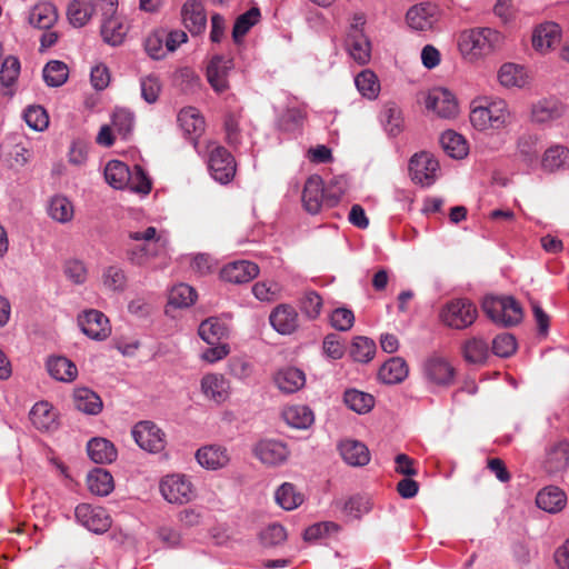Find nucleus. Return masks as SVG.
<instances>
[{
  "instance_id": "f257e3e1",
  "label": "nucleus",
  "mask_w": 569,
  "mask_h": 569,
  "mask_svg": "<svg viewBox=\"0 0 569 569\" xmlns=\"http://www.w3.org/2000/svg\"><path fill=\"white\" fill-rule=\"evenodd\" d=\"M512 121L511 113L505 100L482 104L475 100L471 103L470 122L479 131L501 130Z\"/></svg>"
},
{
  "instance_id": "f03ea898",
  "label": "nucleus",
  "mask_w": 569,
  "mask_h": 569,
  "mask_svg": "<svg viewBox=\"0 0 569 569\" xmlns=\"http://www.w3.org/2000/svg\"><path fill=\"white\" fill-rule=\"evenodd\" d=\"M502 36L490 28L463 31L459 37V49L463 56L477 59L493 52L500 47Z\"/></svg>"
},
{
  "instance_id": "7ed1b4c3",
  "label": "nucleus",
  "mask_w": 569,
  "mask_h": 569,
  "mask_svg": "<svg viewBox=\"0 0 569 569\" xmlns=\"http://www.w3.org/2000/svg\"><path fill=\"white\" fill-rule=\"evenodd\" d=\"M345 191L346 180L343 178H339L335 180L333 192L326 194L321 177L318 174H312L307 179L305 183L302 191V203L306 211L311 214H317L320 212L323 202H327L329 206L336 204Z\"/></svg>"
},
{
  "instance_id": "20e7f679",
  "label": "nucleus",
  "mask_w": 569,
  "mask_h": 569,
  "mask_svg": "<svg viewBox=\"0 0 569 569\" xmlns=\"http://www.w3.org/2000/svg\"><path fill=\"white\" fill-rule=\"evenodd\" d=\"M98 10L101 14V37L110 46H119L123 42L128 26L124 19L117 14L118 0H98Z\"/></svg>"
},
{
  "instance_id": "39448f33",
  "label": "nucleus",
  "mask_w": 569,
  "mask_h": 569,
  "mask_svg": "<svg viewBox=\"0 0 569 569\" xmlns=\"http://www.w3.org/2000/svg\"><path fill=\"white\" fill-rule=\"evenodd\" d=\"M482 309L486 315L502 327H513L521 322L523 311L513 297H489L483 300Z\"/></svg>"
},
{
  "instance_id": "423d86ee",
  "label": "nucleus",
  "mask_w": 569,
  "mask_h": 569,
  "mask_svg": "<svg viewBox=\"0 0 569 569\" xmlns=\"http://www.w3.org/2000/svg\"><path fill=\"white\" fill-rule=\"evenodd\" d=\"M440 319L447 327L456 330L469 328L478 317L476 305L467 298L448 301L440 310Z\"/></svg>"
},
{
  "instance_id": "0eeeda50",
  "label": "nucleus",
  "mask_w": 569,
  "mask_h": 569,
  "mask_svg": "<svg viewBox=\"0 0 569 569\" xmlns=\"http://www.w3.org/2000/svg\"><path fill=\"white\" fill-rule=\"evenodd\" d=\"M128 237L133 241L143 242L126 250L127 259L131 264L144 267L150 259L158 256L156 244L160 241V238H157V229L154 227H148L143 231H131Z\"/></svg>"
},
{
  "instance_id": "6e6552de",
  "label": "nucleus",
  "mask_w": 569,
  "mask_h": 569,
  "mask_svg": "<svg viewBox=\"0 0 569 569\" xmlns=\"http://www.w3.org/2000/svg\"><path fill=\"white\" fill-rule=\"evenodd\" d=\"M160 492L169 503L183 505L190 502L194 497V489L191 481L179 473L168 475L160 482Z\"/></svg>"
},
{
  "instance_id": "1a4fd4ad",
  "label": "nucleus",
  "mask_w": 569,
  "mask_h": 569,
  "mask_svg": "<svg viewBox=\"0 0 569 569\" xmlns=\"http://www.w3.org/2000/svg\"><path fill=\"white\" fill-rule=\"evenodd\" d=\"M208 167L212 178L220 183L230 182L236 174L234 158L222 146H214L210 150Z\"/></svg>"
},
{
  "instance_id": "9d476101",
  "label": "nucleus",
  "mask_w": 569,
  "mask_h": 569,
  "mask_svg": "<svg viewBox=\"0 0 569 569\" xmlns=\"http://www.w3.org/2000/svg\"><path fill=\"white\" fill-rule=\"evenodd\" d=\"M132 436L138 446L152 453L160 452L166 447L163 431L151 421H140L132 429Z\"/></svg>"
},
{
  "instance_id": "9b49d317",
  "label": "nucleus",
  "mask_w": 569,
  "mask_h": 569,
  "mask_svg": "<svg viewBox=\"0 0 569 569\" xmlns=\"http://www.w3.org/2000/svg\"><path fill=\"white\" fill-rule=\"evenodd\" d=\"M438 169V161L428 152L416 153L409 162V172L412 181L423 187H429L435 182Z\"/></svg>"
},
{
  "instance_id": "f8f14e48",
  "label": "nucleus",
  "mask_w": 569,
  "mask_h": 569,
  "mask_svg": "<svg viewBox=\"0 0 569 569\" xmlns=\"http://www.w3.org/2000/svg\"><path fill=\"white\" fill-rule=\"evenodd\" d=\"M74 516L83 527L94 533H103L111 526V518L107 511L100 507L81 503L77 506Z\"/></svg>"
},
{
  "instance_id": "ddd939ff",
  "label": "nucleus",
  "mask_w": 569,
  "mask_h": 569,
  "mask_svg": "<svg viewBox=\"0 0 569 569\" xmlns=\"http://www.w3.org/2000/svg\"><path fill=\"white\" fill-rule=\"evenodd\" d=\"M82 332L93 340H104L111 333L109 319L99 310L90 309L78 317Z\"/></svg>"
},
{
  "instance_id": "4468645a",
  "label": "nucleus",
  "mask_w": 569,
  "mask_h": 569,
  "mask_svg": "<svg viewBox=\"0 0 569 569\" xmlns=\"http://www.w3.org/2000/svg\"><path fill=\"white\" fill-rule=\"evenodd\" d=\"M406 19L415 30H431L440 19V9L431 2L419 3L408 10Z\"/></svg>"
},
{
  "instance_id": "2eb2a0df",
  "label": "nucleus",
  "mask_w": 569,
  "mask_h": 569,
  "mask_svg": "<svg viewBox=\"0 0 569 569\" xmlns=\"http://www.w3.org/2000/svg\"><path fill=\"white\" fill-rule=\"evenodd\" d=\"M426 107L443 119H451L458 114L457 100L455 96L445 88L432 89L427 96Z\"/></svg>"
},
{
  "instance_id": "dca6fc26",
  "label": "nucleus",
  "mask_w": 569,
  "mask_h": 569,
  "mask_svg": "<svg viewBox=\"0 0 569 569\" xmlns=\"http://www.w3.org/2000/svg\"><path fill=\"white\" fill-rule=\"evenodd\" d=\"M423 376L430 383L449 386L453 381L455 369L447 359L431 356L423 363Z\"/></svg>"
},
{
  "instance_id": "f3484780",
  "label": "nucleus",
  "mask_w": 569,
  "mask_h": 569,
  "mask_svg": "<svg viewBox=\"0 0 569 569\" xmlns=\"http://www.w3.org/2000/svg\"><path fill=\"white\" fill-rule=\"evenodd\" d=\"M258 273L259 268L256 263L239 260L226 264L220 271V277L226 282L241 284L251 281Z\"/></svg>"
},
{
  "instance_id": "a211bd4d",
  "label": "nucleus",
  "mask_w": 569,
  "mask_h": 569,
  "mask_svg": "<svg viewBox=\"0 0 569 569\" xmlns=\"http://www.w3.org/2000/svg\"><path fill=\"white\" fill-rule=\"evenodd\" d=\"M272 328L281 335H291L299 327L297 310L290 305L277 306L269 316Z\"/></svg>"
},
{
  "instance_id": "6ab92c4d",
  "label": "nucleus",
  "mask_w": 569,
  "mask_h": 569,
  "mask_svg": "<svg viewBox=\"0 0 569 569\" xmlns=\"http://www.w3.org/2000/svg\"><path fill=\"white\" fill-rule=\"evenodd\" d=\"M254 456L267 466H277L288 459L287 446L277 440H261L253 449Z\"/></svg>"
},
{
  "instance_id": "aec40b11",
  "label": "nucleus",
  "mask_w": 569,
  "mask_h": 569,
  "mask_svg": "<svg viewBox=\"0 0 569 569\" xmlns=\"http://www.w3.org/2000/svg\"><path fill=\"white\" fill-rule=\"evenodd\" d=\"M338 450L343 461L352 467H363L370 461L367 446L358 440L345 439L338 443Z\"/></svg>"
},
{
  "instance_id": "412c9836",
  "label": "nucleus",
  "mask_w": 569,
  "mask_h": 569,
  "mask_svg": "<svg viewBox=\"0 0 569 569\" xmlns=\"http://www.w3.org/2000/svg\"><path fill=\"white\" fill-rule=\"evenodd\" d=\"M184 27L191 34L201 33L207 26V14L203 4L198 0H188L181 9Z\"/></svg>"
},
{
  "instance_id": "4be33fe9",
  "label": "nucleus",
  "mask_w": 569,
  "mask_h": 569,
  "mask_svg": "<svg viewBox=\"0 0 569 569\" xmlns=\"http://www.w3.org/2000/svg\"><path fill=\"white\" fill-rule=\"evenodd\" d=\"M569 467V442L560 440L551 443L546 451L545 469L548 473H558Z\"/></svg>"
},
{
  "instance_id": "5701e85b",
  "label": "nucleus",
  "mask_w": 569,
  "mask_h": 569,
  "mask_svg": "<svg viewBox=\"0 0 569 569\" xmlns=\"http://www.w3.org/2000/svg\"><path fill=\"white\" fill-rule=\"evenodd\" d=\"M565 113V106L556 98H545L532 106L531 119L542 124L559 119Z\"/></svg>"
},
{
  "instance_id": "b1692460",
  "label": "nucleus",
  "mask_w": 569,
  "mask_h": 569,
  "mask_svg": "<svg viewBox=\"0 0 569 569\" xmlns=\"http://www.w3.org/2000/svg\"><path fill=\"white\" fill-rule=\"evenodd\" d=\"M178 122L183 133L190 138L196 146L198 138L204 131V119L196 108L189 107L178 113Z\"/></svg>"
},
{
  "instance_id": "393cba45",
  "label": "nucleus",
  "mask_w": 569,
  "mask_h": 569,
  "mask_svg": "<svg viewBox=\"0 0 569 569\" xmlns=\"http://www.w3.org/2000/svg\"><path fill=\"white\" fill-rule=\"evenodd\" d=\"M561 30L555 22L538 26L532 34V46L540 52H546L560 41Z\"/></svg>"
},
{
  "instance_id": "a878e982",
  "label": "nucleus",
  "mask_w": 569,
  "mask_h": 569,
  "mask_svg": "<svg viewBox=\"0 0 569 569\" xmlns=\"http://www.w3.org/2000/svg\"><path fill=\"white\" fill-rule=\"evenodd\" d=\"M98 0H72L67 9L69 22L81 28L88 23L94 12L99 13Z\"/></svg>"
},
{
  "instance_id": "bb28decb",
  "label": "nucleus",
  "mask_w": 569,
  "mask_h": 569,
  "mask_svg": "<svg viewBox=\"0 0 569 569\" xmlns=\"http://www.w3.org/2000/svg\"><path fill=\"white\" fill-rule=\"evenodd\" d=\"M408 373L406 360L401 357H392L380 367L378 378L386 385H396L402 382Z\"/></svg>"
},
{
  "instance_id": "cd10ccee",
  "label": "nucleus",
  "mask_w": 569,
  "mask_h": 569,
  "mask_svg": "<svg viewBox=\"0 0 569 569\" xmlns=\"http://www.w3.org/2000/svg\"><path fill=\"white\" fill-rule=\"evenodd\" d=\"M536 503L540 509L556 513L565 508L567 496L560 488L549 486L538 492Z\"/></svg>"
},
{
  "instance_id": "c85d7f7f",
  "label": "nucleus",
  "mask_w": 569,
  "mask_h": 569,
  "mask_svg": "<svg viewBox=\"0 0 569 569\" xmlns=\"http://www.w3.org/2000/svg\"><path fill=\"white\" fill-rule=\"evenodd\" d=\"M88 456L94 463H111L117 459L114 445L106 438H93L87 445Z\"/></svg>"
},
{
  "instance_id": "c756f323",
  "label": "nucleus",
  "mask_w": 569,
  "mask_h": 569,
  "mask_svg": "<svg viewBox=\"0 0 569 569\" xmlns=\"http://www.w3.org/2000/svg\"><path fill=\"white\" fill-rule=\"evenodd\" d=\"M201 390L207 398L221 403L229 396V383L221 375H206L201 379Z\"/></svg>"
},
{
  "instance_id": "7c9ffc66",
  "label": "nucleus",
  "mask_w": 569,
  "mask_h": 569,
  "mask_svg": "<svg viewBox=\"0 0 569 569\" xmlns=\"http://www.w3.org/2000/svg\"><path fill=\"white\" fill-rule=\"evenodd\" d=\"M47 370L53 379L63 382H71L78 376L77 366L62 356L50 357L47 360Z\"/></svg>"
},
{
  "instance_id": "2f4dec72",
  "label": "nucleus",
  "mask_w": 569,
  "mask_h": 569,
  "mask_svg": "<svg viewBox=\"0 0 569 569\" xmlns=\"http://www.w3.org/2000/svg\"><path fill=\"white\" fill-rule=\"evenodd\" d=\"M198 332L201 339L210 346L222 342L229 336L226 323L214 317L203 320L199 326Z\"/></svg>"
},
{
  "instance_id": "473e14b6",
  "label": "nucleus",
  "mask_w": 569,
  "mask_h": 569,
  "mask_svg": "<svg viewBox=\"0 0 569 569\" xmlns=\"http://www.w3.org/2000/svg\"><path fill=\"white\" fill-rule=\"evenodd\" d=\"M58 20L56 7L50 2H39L30 11L29 23L38 29H50Z\"/></svg>"
},
{
  "instance_id": "72a5a7b5",
  "label": "nucleus",
  "mask_w": 569,
  "mask_h": 569,
  "mask_svg": "<svg viewBox=\"0 0 569 569\" xmlns=\"http://www.w3.org/2000/svg\"><path fill=\"white\" fill-rule=\"evenodd\" d=\"M228 63L222 57L216 56L207 67V79L217 92H223L228 88L227 72Z\"/></svg>"
},
{
  "instance_id": "f704fd0d",
  "label": "nucleus",
  "mask_w": 569,
  "mask_h": 569,
  "mask_svg": "<svg viewBox=\"0 0 569 569\" xmlns=\"http://www.w3.org/2000/svg\"><path fill=\"white\" fill-rule=\"evenodd\" d=\"M277 387L284 393H293L305 386V373L297 368H286L274 376Z\"/></svg>"
},
{
  "instance_id": "c9c22d12",
  "label": "nucleus",
  "mask_w": 569,
  "mask_h": 569,
  "mask_svg": "<svg viewBox=\"0 0 569 569\" xmlns=\"http://www.w3.org/2000/svg\"><path fill=\"white\" fill-rule=\"evenodd\" d=\"M74 406L78 410L96 416L101 412L103 403L98 393L88 388H77L73 392Z\"/></svg>"
},
{
  "instance_id": "e433bc0d",
  "label": "nucleus",
  "mask_w": 569,
  "mask_h": 569,
  "mask_svg": "<svg viewBox=\"0 0 569 569\" xmlns=\"http://www.w3.org/2000/svg\"><path fill=\"white\" fill-rule=\"evenodd\" d=\"M104 178L114 189H123L132 179L129 167L119 160H111L104 168Z\"/></svg>"
},
{
  "instance_id": "4c0bfd02",
  "label": "nucleus",
  "mask_w": 569,
  "mask_h": 569,
  "mask_svg": "<svg viewBox=\"0 0 569 569\" xmlns=\"http://www.w3.org/2000/svg\"><path fill=\"white\" fill-rule=\"evenodd\" d=\"M196 458L202 467L208 469L222 468L229 461L227 450L218 446H208L199 449Z\"/></svg>"
},
{
  "instance_id": "58836bf2",
  "label": "nucleus",
  "mask_w": 569,
  "mask_h": 569,
  "mask_svg": "<svg viewBox=\"0 0 569 569\" xmlns=\"http://www.w3.org/2000/svg\"><path fill=\"white\" fill-rule=\"evenodd\" d=\"M57 413L47 401L37 402L30 410V420L38 430L48 431L56 427Z\"/></svg>"
},
{
  "instance_id": "ea45409f",
  "label": "nucleus",
  "mask_w": 569,
  "mask_h": 569,
  "mask_svg": "<svg viewBox=\"0 0 569 569\" xmlns=\"http://www.w3.org/2000/svg\"><path fill=\"white\" fill-rule=\"evenodd\" d=\"M440 143L445 152L453 159H462L468 154L466 139L453 130L445 131L440 137Z\"/></svg>"
},
{
  "instance_id": "a19ab883",
  "label": "nucleus",
  "mask_w": 569,
  "mask_h": 569,
  "mask_svg": "<svg viewBox=\"0 0 569 569\" xmlns=\"http://www.w3.org/2000/svg\"><path fill=\"white\" fill-rule=\"evenodd\" d=\"M282 417L289 426L297 429H307L315 420L311 409L303 405L286 408L282 412Z\"/></svg>"
},
{
  "instance_id": "79ce46f5",
  "label": "nucleus",
  "mask_w": 569,
  "mask_h": 569,
  "mask_svg": "<svg viewBox=\"0 0 569 569\" xmlns=\"http://www.w3.org/2000/svg\"><path fill=\"white\" fill-rule=\"evenodd\" d=\"M89 490L97 496H107L113 489V478L102 468L93 469L87 477Z\"/></svg>"
},
{
  "instance_id": "37998d69",
  "label": "nucleus",
  "mask_w": 569,
  "mask_h": 569,
  "mask_svg": "<svg viewBox=\"0 0 569 569\" xmlns=\"http://www.w3.org/2000/svg\"><path fill=\"white\" fill-rule=\"evenodd\" d=\"M462 355L467 362L482 363L489 357V346L482 338L472 337L463 343Z\"/></svg>"
},
{
  "instance_id": "c03bdc74",
  "label": "nucleus",
  "mask_w": 569,
  "mask_h": 569,
  "mask_svg": "<svg viewBox=\"0 0 569 569\" xmlns=\"http://www.w3.org/2000/svg\"><path fill=\"white\" fill-rule=\"evenodd\" d=\"M346 46L350 56L359 64H365L370 59V42L363 33L347 34Z\"/></svg>"
},
{
  "instance_id": "a18cd8bd",
  "label": "nucleus",
  "mask_w": 569,
  "mask_h": 569,
  "mask_svg": "<svg viewBox=\"0 0 569 569\" xmlns=\"http://www.w3.org/2000/svg\"><path fill=\"white\" fill-rule=\"evenodd\" d=\"M343 401L349 409L360 415L369 412L375 406L373 396L356 389L347 390Z\"/></svg>"
},
{
  "instance_id": "49530a36",
  "label": "nucleus",
  "mask_w": 569,
  "mask_h": 569,
  "mask_svg": "<svg viewBox=\"0 0 569 569\" xmlns=\"http://www.w3.org/2000/svg\"><path fill=\"white\" fill-rule=\"evenodd\" d=\"M277 503L284 510H293L303 502V495L290 482L282 483L274 495Z\"/></svg>"
},
{
  "instance_id": "de8ad7c7",
  "label": "nucleus",
  "mask_w": 569,
  "mask_h": 569,
  "mask_svg": "<svg viewBox=\"0 0 569 569\" xmlns=\"http://www.w3.org/2000/svg\"><path fill=\"white\" fill-rule=\"evenodd\" d=\"M197 299L196 290L186 283L174 286L168 297V305L173 308H188L194 303Z\"/></svg>"
},
{
  "instance_id": "09e8293b",
  "label": "nucleus",
  "mask_w": 569,
  "mask_h": 569,
  "mask_svg": "<svg viewBox=\"0 0 569 569\" xmlns=\"http://www.w3.org/2000/svg\"><path fill=\"white\" fill-rule=\"evenodd\" d=\"M69 74L68 66L59 60L49 61L42 71L43 80L49 87L62 86Z\"/></svg>"
},
{
  "instance_id": "8fccbe9b",
  "label": "nucleus",
  "mask_w": 569,
  "mask_h": 569,
  "mask_svg": "<svg viewBox=\"0 0 569 569\" xmlns=\"http://www.w3.org/2000/svg\"><path fill=\"white\" fill-rule=\"evenodd\" d=\"M498 80L506 88H521L526 84L523 69L515 63H505L498 72Z\"/></svg>"
},
{
  "instance_id": "3c124183",
  "label": "nucleus",
  "mask_w": 569,
  "mask_h": 569,
  "mask_svg": "<svg viewBox=\"0 0 569 569\" xmlns=\"http://www.w3.org/2000/svg\"><path fill=\"white\" fill-rule=\"evenodd\" d=\"M260 18V11L253 7L247 12L240 14L232 29V38L236 43H239L247 32L258 22Z\"/></svg>"
},
{
  "instance_id": "603ef678",
  "label": "nucleus",
  "mask_w": 569,
  "mask_h": 569,
  "mask_svg": "<svg viewBox=\"0 0 569 569\" xmlns=\"http://www.w3.org/2000/svg\"><path fill=\"white\" fill-rule=\"evenodd\" d=\"M376 353V343L367 337H356L352 341L350 355L355 361L369 362Z\"/></svg>"
},
{
  "instance_id": "864d4df0",
  "label": "nucleus",
  "mask_w": 569,
  "mask_h": 569,
  "mask_svg": "<svg viewBox=\"0 0 569 569\" xmlns=\"http://www.w3.org/2000/svg\"><path fill=\"white\" fill-rule=\"evenodd\" d=\"M569 161V149L562 146L550 147L542 158V167L548 171H555Z\"/></svg>"
},
{
  "instance_id": "5fc2aeb1",
  "label": "nucleus",
  "mask_w": 569,
  "mask_h": 569,
  "mask_svg": "<svg viewBox=\"0 0 569 569\" xmlns=\"http://www.w3.org/2000/svg\"><path fill=\"white\" fill-rule=\"evenodd\" d=\"M355 83L359 92L368 98L375 99L377 98L380 84L378 82L377 76L370 70L361 71L355 79Z\"/></svg>"
},
{
  "instance_id": "6e6d98bb",
  "label": "nucleus",
  "mask_w": 569,
  "mask_h": 569,
  "mask_svg": "<svg viewBox=\"0 0 569 569\" xmlns=\"http://www.w3.org/2000/svg\"><path fill=\"white\" fill-rule=\"evenodd\" d=\"M103 286L113 292H122L127 287V276L122 268L109 266L102 273Z\"/></svg>"
},
{
  "instance_id": "4d7b16f0",
  "label": "nucleus",
  "mask_w": 569,
  "mask_h": 569,
  "mask_svg": "<svg viewBox=\"0 0 569 569\" xmlns=\"http://www.w3.org/2000/svg\"><path fill=\"white\" fill-rule=\"evenodd\" d=\"M48 212L52 219L63 223L73 217V207L66 197L57 196L51 199Z\"/></svg>"
},
{
  "instance_id": "13d9d810",
  "label": "nucleus",
  "mask_w": 569,
  "mask_h": 569,
  "mask_svg": "<svg viewBox=\"0 0 569 569\" xmlns=\"http://www.w3.org/2000/svg\"><path fill=\"white\" fill-rule=\"evenodd\" d=\"M306 114L298 108H290L279 117L278 126L281 130L293 132L302 127Z\"/></svg>"
},
{
  "instance_id": "bf43d9fd",
  "label": "nucleus",
  "mask_w": 569,
  "mask_h": 569,
  "mask_svg": "<svg viewBox=\"0 0 569 569\" xmlns=\"http://www.w3.org/2000/svg\"><path fill=\"white\" fill-rule=\"evenodd\" d=\"M166 30H157L150 33L144 41V49L149 57L159 60L167 53L164 46Z\"/></svg>"
},
{
  "instance_id": "052dcab7",
  "label": "nucleus",
  "mask_w": 569,
  "mask_h": 569,
  "mask_svg": "<svg viewBox=\"0 0 569 569\" xmlns=\"http://www.w3.org/2000/svg\"><path fill=\"white\" fill-rule=\"evenodd\" d=\"M517 350V340L513 335L503 332L492 340V352L500 358H508Z\"/></svg>"
},
{
  "instance_id": "680f3d73",
  "label": "nucleus",
  "mask_w": 569,
  "mask_h": 569,
  "mask_svg": "<svg viewBox=\"0 0 569 569\" xmlns=\"http://www.w3.org/2000/svg\"><path fill=\"white\" fill-rule=\"evenodd\" d=\"M322 308V298L316 291H306L300 299V309L310 320L319 317Z\"/></svg>"
},
{
  "instance_id": "e2e57ef3",
  "label": "nucleus",
  "mask_w": 569,
  "mask_h": 569,
  "mask_svg": "<svg viewBox=\"0 0 569 569\" xmlns=\"http://www.w3.org/2000/svg\"><path fill=\"white\" fill-rule=\"evenodd\" d=\"M381 120L386 124V129L392 136H397L401 130V111L393 102L385 106L381 112Z\"/></svg>"
},
{
  "instance_id": "0e129e2a",
  "label": "nucleus",
  "mask_w": 569,
  "mask_h": 569,
  "mask_svg": "<svg viewBox=\"0 0 569 569\" xmlns=\"http://www.w3.org/2000/svg\"><path fill=\"white\" fill-rule=\"evenodd\" d=\"M259 538L264 547H276L287 540V531L280 523H271L260 532Z\"/></svg>"
},
{
  "instance_id": "69168bd1",
  "label": "nucleus",
  "mask_w": 569,
  "mask_h": 569,
  "mask_svg": "<svg viewBox=\"0 0 569 569\" xmlns=\"http://www.w3.org/2000/svg\"><path fill=\"white\" fill-rule=\"evenodd\" d=\"M24 120L27 124L37 131H42L49 124L47 111L41 106H30L24 111Z\"/></svg>"
},
{
  "instance_id": "338daca9",
  "label": "nucleus",
  "mask_w": 569,
  "mask_h": 569,
  "mask_svg": "<svg viewBox=\"0 0 569 569\" xmlns=\"http://www.w3.org/2000/svg\"><path fill=\"white\" fill-rule=\"evenodd\" d=\"M141 87V97L148 103H154L159 94L161 92V82L159 78L154 74H149L147 77L141 78L140 80Z\"/></svg>"
},
{
  "instance_id": "774afa93",
  "label": "nucleus",
  "mask_w": 569,
  "mask_h": 569,
  "mask_svg": "<svg viewBox=\"0 0 569 569\" xmlns=\"http://www.w3.org/2000/svg\"><path fill=\"white\" fill-rule=\"evenodd\" d=\"M20 73V62L13 56L7 57L0 69V82L2 86L9 87L13 84Z\"/></svg>"
}]
</instances>
